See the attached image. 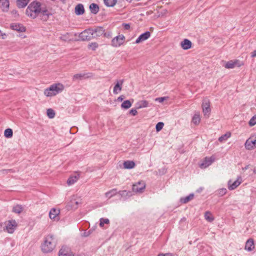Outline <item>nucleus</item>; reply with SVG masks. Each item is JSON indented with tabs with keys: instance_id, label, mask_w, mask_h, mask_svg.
<instances>
[{
	"instance_id": "30",
	"label": "nucleus",
	"mask_w": 256,
	"mask_h": 256,
	"mask_svg": "<svg viewBox=\"0 0 256 256\" xmlns=\"http://www.w3.org/2000/svg\"><path fill=\"white\" fill-rule=\"evenodd\" d=\"M116 189V188H113L111 190H110L106 192L105 194V196L106 198H108L112 197L113 196L116 195L117 194Z\"/></svg>"
},
{
	"instance_id": "13",
	"label": "nucleus",
	"mask_w": 256,
	"mask_h": 256,
	"mask_svg": "<svg viewBox=\"0 0 256 256\" xmlns=\"http://www.w3.org/2000/svg\"><path fill=\"white\" fill-rule=\"evenodd\" d=\"M59 256H74L68 248L62 246L59 251Z\"/></svg>"
},
{
	"instance_id": "59",
	"label": "nucleus",
	"mask_w": 256,
	"mask_h": 256,
	"mask_svg": "<svg viewBox=\"0 0 256 256\" xmlns=\"http://www.w3.org/2000/svg\"><path fill=\"white\" fill-rule=\"evenodd\" d=\"M8 170H4L3 171H4V172H7L8 171Z\"/></svg>"
},
{
	"instance_id": "35",
	"label": "nucleus",
	"mask_w": 256,
	"mask_h": 256,
	"mask_svg": "<svg viewBox=\"0 0 256 256\" xmlns=\"http://www.w3.org/2000/svg\"><path fill=\"white\" fill-rule=\"evenodd\" d=\"M122 197L126 198L128 196H130L131 195V192L130 191L126 190H120L118 192Z\"/></svg>"
},
{
	"instance_id": "41",
	"label": "nucleus",
	"mask_w": 256,
	"mask_h": 256,
	"mask_svg": "<svg viewBox=\"0 0 256 256\" xmlns=\"http://www.w3.org/2000/svg\"><path fill=\"white\" fill-rule=\"evenodd\" d=\"M164 126V124L162 122H158L156 126V128L157 132L160 131L162 128Z\"/></svg>"
},
{
	"instance_id": "34",
	"label": "nucleus",
	"mask_w": 256,
	"mask_h": 256,
	"mask_svg": "<svg viewBox=\"0 0 256 256\" xmlns=\"http://www.w3.org/2000/svg\"><path fill=\"white\" fill-rule=\"evenodd\" d=\"M205 219L209 222H212L214 220V218L212 214L210 212H206L204 214Z\"/></svg>"
},
{
	"instance_id": "47",
	"label": "nucleus",
	"mask_w": 256,
	"mask_h": 256,
	"mask_svg": "<svg viewBox=\"0 0 256 256\" xmlns=\"http://www.w3.org/2000/svg\"><path fill=\"white\" fill-rule=\"evenodd\" d=\"M90 46L92 48L93 50H94L98 46V44L96 42L92 43Z\"/></svg>"
},
{
	"instance_id": "40",
	"label": "nucleus",
	"mask_w": 256,
	"mask_h": 256,
	"mask_svg": "<svg viewBox=\"0 0 256 256\" xmlns=\"http://www.w3.org/2000/svg\"><path fill=\"white\" fill-rule=\"evenodd\" d=\"M109 222H110V220L108 219L101 218L100 219V226L102 227L104 224H109Z\"/></svg>"
},
{
	"instance_id": "54",
	"label": "nucleus",
	"mask_w": 256,
	"mask_h": 256,
	"mask_svg": "<svg viewBox=\"0 0 256 256\" xmlns=\"http://www.w3.org/2000/svg\"><path fill=\"white\" fill-rule=\"evenodd\" d=\"M4 36H6L5 34H2V32L0 30V36H2V38H4Z\"/></svg>"
},
{
	"instance_id": "17",
	"label": "nucleus",
	"mask_w": 256,
	"mask_h": 256,
	"mask_svg": "<svg viewBox=\"0 0 256 256\" xmlns=\"http://www.w3.org/2000/svg\"><path fill=\"white\" fill-rule=\"evenodd\" d=\"M254 248V241L253 239H248L246 244L245 249L249 252L252 251Z\"/></svg>"
},
{
	"instance_id": "10",
	"label": "nucleus",
	"mask_w": 256,
	"mask_h": 256,
	"mask_svg": "<svg viewBox=\"0 0 256 256\" xmlns=\"http://www.w3.org/2000/svg\"><path fill=\"white\" fill-rule=\"evenodd\" d=\"M146 188V184L144 181L138 182L133 184L132 190L136 192H142Z\"/></svg>"
},
{
	"instance_id": "29",
	"label": "nucleus",
	"mask_w": 256,
	"mask_h": 256,
	"mask_svg": "<svg viewBox=\"0 0 256 256\" xmlns=\"http://www.w3.org/2000/svg\"><path fill=\"white\" fill-rule=\"evenodd\" d=\"M230 180L228 182V188L230 190H234L240 184V182H239L238 180L234 181L232 184H230Z\"/></svg>"
},
{
	"instance_id": "58",
	"label": "nucleus",
	"mask_w": 256,
	"mask_h": 256,
	"mask_svg": "<svg viewBox=\"0 0 256 256\" xmlns=\"http://www.w3.org/2000/svg\"><path fill=\"white\" fill-rule=\"evenodd\" d=\"M126 1L128 2H131L132 1V0H126Z\"/></svg>"
},
{
	"instance_id": "7",
	"label": "nucleus",
	"mask_w": 256,
	"mask_h": 256,
	"mask_svg": "<svg viewBox=\"0 0 256 256\" xmlns=\"http://www.w3.org/2000/svg\"><path fill=\"white\" fill-rule=\"evenodd\" d=\"M202 112L206 118L209 117L210 112V102L208 100L205 98L203 100L202 104Z\"/></svg>"
},
{
	"instance_id": "11",
	"label": "nucleus",
	"mask_w": 256,
	"mask_h": 256,
	"mask_svg": "<svg viewBox=\"0 0 256 256\" xmlns=\"http://www.w3.org/2000/svg\"><path fill=\"white\" fill-rule=\"evenodd\" d=\"M92 38H96L99 37L104 34V30L102 27H97L94 29H92Z\"/></svg>"
},
{
	"instance_id": "20",
	"label": "nucleus",
	"mask_w": 256,
	"mask_h": 256,
	"mask_svg": "<svg viewBox=\"0 0 256 256\" xmlns=\"http://www.w3.org/2000/svg\"><path fill=\"white\" fill-rule=\"evenodd\" d=\"M10 28L12 30H16L18 32H24L25 28L20 24H12L10 25Z\"/></svg>"
},
{
	"instance_id": "15",
	"label": "nucleus",
	"mask_w": 256,
	"mask_h": 256,
	"mask_svg": "<svg viewBox=\"0 0 256 256\" xmlns=\"http://www.w3.org/2000/svg\"><path fill=\"white\" fill-rule=\"evenodd\" d=\"M123 83L124 80H121L117 82V83L115 84L113 92L114 94H118L122 90Z\"/></svg>"
},
{
	"instance_id": "33",
	"label": "nucleus",
	"mask_w": 256,
	"mask_h": 256,
	"mask_svg": "<svg viewBox=\"0 0 256 256\" xmlns=\"http://www.w3.org/2000/svg\"><path fill=\"white\" fill-rule=\"evenodd\" d=\"M23 207L20 205H16L13 207L12 212L16 214H20L23 210Z\"/></svg>"
},
{
	"instance_id": "53",
	"label": "nucleus",
	"mask_w": 256,
	"mask_h": 256,
	"mask_svg": "<svg viewBox=\"0 0 256 256\" xmlns=\"http://www.w3.org/2000/svg\"><path fill=\"white\" fill-rule=\"evenodd\" d=\"M251 56L252 58L256 57V50H254L251 53Z\"/></svg>"
},
{
	"instance_id": "38",
	"label": "nucleus",
	"mask_w": 256,
	"mask_h": 256,
	"mask_svg": "<svg viewBox=\"0 0 256 256\" xmlns=\"http://www.w3.org/2000/svg\"><path fill=\"white\" fill-rule=\"evenodd\" d=\"M200 115L198 114H195L194 116L192 119V122L194 124L197 125L200 123Z\"/></svg>"
},
{
	"instance_id": "50",
	"label": "nucleus",
	"mask_w": 256,
	"mask_h": 256,
	"mask_svg": "<svg viewBox=\"0 0 256 256\" xmlns=\"http://www.w3.org/2000/svg\"><path fill=\"white\" fill-rule=\"evenodd\" d=\"M111 34L112 33L111 32H104V35L105 37H107V38H108V37H110L111 36Z\"/></svg>"
},
{
	"instance_id": "55",
	"label": "nucleus",
	"mask_w": 256,
	"mask_h": 256,
	"mask_svg": "<svg viewBox=\"0 0 256 256\" xmlns=\"http://www.w3.org/2000/svg\"><path fill=\"white\" fill-rule=\"evenodd\" d=\"M248 168H249V166L247 165L244 168H242V170H248Z\"/></svg>"
},
{
	"instance_id": "57",
	"label": "nucleus",
	"mask_w": 256,
	"mask_h": 256,
	"mask_svg": "<svg viewBox=\"0 0 256 256\" xmlns=\"http://www.w3.org/2000/svg\"><path fill=\"white\" fill-rule=\"evenodd\" d=\"M88 232H90V234L92 233V230H89Z\"/></svg>"
},
{
	"instance_id": "43",
	"label": "nucleus",
	"mask_w": 256,
	"mask_h": 256,
	"mask_svg": "<svg viewBox=\"0 0 256 256\" xmlns=\"http://www.w3.org/2000/svg\"><path fill=\"white\" fill-rule=\"evenodd\" d=\"M226 191L227 190H226V188H220L218 190V194L220 196H222L226 194Z\"/></svg>"
},
{
	"instance_id": "14",
	"label": "nucleus",
	"mask_w": 256,
	"mask_h": 256,
	"mask_svg": "<svg viewBox=\"0 0 256 256\" xmlns=\"http://www.w3.org/2000/svg\"><path fill=\"white\" fill-rule=\"evenodd\" d=\"M242 64L238 60H230L225 65L226 68H233L236 66L240 67Z\"/></svg>"
},
{
	"instance_id": "27",
	"label": "nucleus",
	"mask_w": 256,
	"mask_h": 256,
	"mask_svg": "<svg viewBox=\"0 0 256 256\" xmlns=\"http://www.w3.org/2000/svg\"><path fill=\"white\" fill-rule=\"evenodd\" d=\"M148 106V102L146 100H140L136 103V108H146Z\"/></svg>"
},
{
	"instance_id": "21",
	"label": "nucleus",
	"mask_w": 256,
	"mask_h": 256,
	"mask_svg": "<svg viewBox=\"0 0 256 256\" xmlns=\"http://www.w3.org/2000/svg\"><path fill=\"white\" fill-rule=\"evenodd\" d=\"M29 1L30 0H16V4L18 8H24L27 6Z\"/></svg>"
},
{
	"instance_id": "5",
	"label": "nucleus",
	"mask_w": 256,
	"mask_h": 256,
	"mask_svg": "<svg viewBox=\"0 0 256 256\" xmlns=\"http://www.w3.org/2000/svg\"><path fill=\"white\" fill-rule=\"evenodd\" d=\"M245 148L248 150H251L256 148V135L250 137L245 142Z\"/></svg>"
},
{
	"instance_id": "51",
	"label": "nucleus",
	"mask_w": 256,
	"mask_h": 256,
	"mask_svg": "<svg viewBox=\"0 0 256 256\" xmlns=\"http://www.w3.org/2000/svg\"><path fill=\"white\" fill-rule=\"evenodd\" d=\"M158 256H171V254L170 253L160 254Z\"/></svg>"
},
{
	"instance_id": "52",
	"label": "nucleus",
	"mask_w": 256,
	"mask_h": 256,
	"mask_svg": "<svg viewBox=\"0 0 256 256\" xmlns=\"http://www.w3.org/2000/svg\"><path fill=\"white\" fill-rule=\"evenodd\" d=\"M124 98V96H120L118 98V100L119 102H122Z\"/></svg>"
},
{
	"instance_id": "8",
	"label": "nucleus",
	"mask_w": 256,
	"mask_h": 256,
	"mask_svg": "<svg viewBox=\"0 0 256 256\" xmlns=\"http://www.w3.org/2000/svg\"><path fill=\"white\" fill-rule=\"evenodd\" d=\"M92 76V74L90 72L80 73L74 74L72 79L73 81H76L90 78Z\"/></svg>"
},
{
	"instance_id": "42",
	"label": "nucleus",
	"mask_w": 256,
	"mask_h": 256,
	"mask_svg": "<svg viewBox=\"0 0 256 256\" xmlns=\"http://www.w3.org/2000/svg\"><path fill=\"white\" fill-rule=\"evenodd\" d=\"M248 124L250 126H254L256 124V116H252Z\"/></svg>"
},
{
	"instance_id": "28",
	"label": "nucleus",
	"mask_w": 256,
	"mask_h": 256,
	"mask_svg": "<svg viewBox=\"0 0 256 256\" xmlns=\"http://www.w3.org/2000/svg\"><path fill=\"white\" fill-rule=\"evenodd\" d=\"M60 213V210L55 208H52L49 212V216L51 219H54Z\"/></svg>"
},
{
	"instance_id": "37",
	"label": "nucleus",
	"mask_w": 256,
	"mask_h": 256,
	"mask_svg": "<svg viewBox=\"0 0 256 256\" xmlns=\"http://www.w3.org/2000/svg\"><path fill=\"white\" fill-rule=\"evenodd\" d=\"M230 136V133L227 132L224 134L222 135L218 138V140L220 142L226 141L228 138Z\"/></svg>"
},
{
	"instance_id": "18",
	"label": "nucleus",
	"mask_w": 256,
	"mask_h": 256,
	"mask_svg": "<svg viewBox=\"0 0 256 256\" xmlns=\"http://www.w3.org/2000/svg\"><path fill=\"white\" fill-rule=\"evenodd\" d=\"M180 46L184 50H188L192 46V42L188 39H184L181 42Z\"/></svg>"
},
{
	"instance_id": "49",
	"label": "nucleus",
	"mask_w": 256,
	"mask_h": 256,
	"mask_svg": "<svg viewBox=\"0 0 256 256\" xmlns=\"http://www.w3.org/2000/svg\"><path fill=\"white\" fill-rule=\"evenodd\" d=\"M124 28L125 30H129L130 28V25L128 24H124Z\"/></svg>"
},
{
	"instance_id": "24",
	"label": "nucleus",
	"mask_w": 256,
	"mask_h": 256,
	"mask_svg": "<svg viewBox=\"0 0 256 256\" xmlns=\"http://www.w3.org/2000/svg\"><path fill=\"white\" fill-rule=\"evenodd\" d=\"M78 175H75L70 176L67 180V184L68 186L74 184L78 179Z\"/></svg>"
},
{
	"instance_id": "48",
	"label": "nucleus",
	"mask_w": 256,
	"mask_h": 256,
	"mask_svg": "<svg viewBox=\"0 0 256 256\" xmlns=\"http://www.w3.org/2000/svg\"><path fill=\"white\" fill-rule=\"evenodd\" d=\"M90 234V232H88L85 231L82 234V236L84 237H87L89 236Z\"/></svg>"
},
{
	"instance_id": "26",
	"label": "nucleus",
	"mask_w": 256,
	"mask_h": 256,
	"mask_svg": "<svg viewBox=\"0 0 256 256\" xmlns=\"http://www.w3.org/2000/svg\"><path fill=\"white\" fill-rule=\"evenodd\" d=\"M212 162V160L211 158H206L204 162L201 164L200 166L201 168H206L210 165Z\"/></svg>"
},
{
	"instance_id": "32",
	"label": "nucleus",
	"mask_w": 256,
	"mask_h": 256,
	"mask_svg": "<svg viewBox=\"0 0 256 256\" xmlns=\"http://www.w3.org/2000/svg\"><path fill=\"white\" fill-rule=\"evenodd\" d=\"M104 1L107 6L112 7L116 4L117 0H104Z\"/></svg>"
},
{
	"instance_id": "25",
	"label": "nucleus",
	"mask_w": 256,
	"mask_h": 256,
	"mask_svg": "<svg viewBox=\"0 0 256 256\" xmlns=\"http://www.w3.org/2000/svg\"><path fill=\"white\" fill-rule=\"evenodd\" d=\"M194 194H190L188 196L182 198L180 200V201L182 203L186 204L190 200H192L194 198Z\"/></svg>"
},
{
	"instance_id": "31",
	"label": "nucleus",
	"mask_w": 256,
	"mask_h": 256,
	"mask_svg": "<svg viewBox=\"0 0 256 256\" xmlns=\"http://www.w3.org/2000/svg\"><path fill=\"white\" fill-rule=\"evenodd\" d=\"M132 104V102L130 100H124L121 104V107L124 109L130 108Z\"/></svg>"
},
{
	"instance_id": "6",
	"label": "nucleus",
	"mask_w": 256,
	"mask_h": 256,
	"mask_svg": "<svg viewBox=\"0 0 256 256\" xmlns=\"http://www.w3.org/2000/svg\"><path fill=\"white\" fill-rule=\"evenodd\" d=\"M92 28H88L84 30L79 34V38L83 41L90 40L92 38Z\"/></svg>"
},
{
	"instance_id": "39",
	"label": "nucleus",
	"mask_w": 256,
	"mask_h": 256,
	"mask_svg": "<svg viewBox=\"0 0 256 256\" xmlns=\"http://www.w3.org/2000/svg\"><path fill=\"white\" fill-rule=\"evenodd\" d=\"M46 114L50 118H52L55 116L54 111L52 108H48L47 110Z\"/></svg>"
},
{
	"instance_id": "19",
	"label": "nucleus",
	"mask_w": 256,
	"mask_h": 256,
	"mask_svg": "<svg viewBox=\"0 0 256 256\" xmlns=\"http://www.w3.org/2000/svg\"><path fill=\"white\" fill-rule=\"evenodd\" d=\"M84 7L82 4H79L76 6L75 8V13L76 15H82L84 13Z\"/></svg>"
},
{
	"instance_id": "46",
	"label": "nucleus",
	"mask_w": 256,
	"mask_h": 256,
	"mask_svg": "<svg viewBox=\"0 0 256 256\" xmlns=\"http://www.w3.org/2000/svg\"><path fill=\"white\" fill-rule=\"evenodd\" d=\"M130 114H132V116H136L138 114V112L136 109H132L130 111Z\"/></svg>"
},
{
	"instance_id": "23",
	"label": "nucleus",
	"mask_w": 256,
	"mask_h": 256,
	"mask_svg": "<svg viewBox=\"0 0 256 256\" xmlns=\"http://www.w3.org/2000/svg\"><path fill=\"white\" fill-rule=\"evenodd\" d=\"M90 9L92 13L96 14L99 11V7L98 4L92 3L90 6Z\"/></svg>"
},
{
	"instance_id": "16",
	"label": "nucleus",
	"mask_w": 256,
	"mask_h": 256,
	"mask_svg": "<svg viewBox=\"0 0 256 256\" xmlns=\"http://www.w3.org/2000/svg\"><path fill=\"white\" fill-rule=\"evenodd\" d=\"M8 0H0V8L3 12H8L9 8Z\"/></svg>"
},
{
	"instance_id": "1",
	"label": "nucleus",
	"mask_w": 256,
	"mask_h": 256,
	"mask_svg": "<svg viewBox=\"0 0 256 256\" xmlns=\"http://www.w3.org/2000/svg\"><path fill=\"white\" fill-rule=\"evenodd\" d=\"M26 14L32 18H35L41 14L42 19L44 20H46L50 15L45 4L38 0H34L30 4L26 9Z\"/></svg>"
},
{
	"instance_id": "2",
	"label": "nucleus",
	"mask_w": 256,
	"mask_h": 256,
	"mask_svg": "<svg viewBox=\"0 0 256 256\" xmlns=\"http://www.w3.org/2000/svg\"><path fill=\"white\" fill-rule=\"evenodd\" d=\"M56 246V242L54 236L49 234L44 238V242L41 244V250L44 253L50 252L55 248Z\"/></svg>"
},
{
	"instance_id": "45",
	"label": "nucleus",
	"mask_w": 256,
	"mask_h": 256,
	"mask_svg": "<svg viewBox=\"0 0 256 256\" xmlns=\"http://www.w3.org/2000/svg\"><path fill=\"white\" fill-rule=\"evenodd\" d=\"M165 100H166V97H160V98H156V101L158 102H162Z\"/></svg>"
},
{
	"instance_id": "9",
	"label": "nucleus",
	"mask_w": 256,
	"mask_h": 256,
	"mask_svg": "<svg viewBox=\"0 0 256 256\" xmlns=\"http://www.w3.org/2000/svg\"><path fill=\"white\" fill-rule=\"evenodd\" d=\"M125 37L124 35L120 34L114 37L112 40V46L114 47L120 46L124 42Z\"/></svg>"
},
{
	"instance_id": "4",
	"label": "nucleus",
	"mask_w": 256,
	"mask_h": 256,
	"mask_svg": "<svg viewBox=\"0 0 256 256\" xmlns=\"http://www.w3.org/2000/svg\"><path fill=\"white\" fill-rule=\"evenodd\" d=\"M17 226L18 224L14 220H8L5 222L6 230L9 234H12Z\"/></svg>"
},
{
	"instance_id": "36",
	"label": "nucleus",
	"mask_w": 256,
	"mask_h": 256,
	"mask_svg": "<svg viewBox=\"0 0 256 256\" xmlns=\"http://www.w3.org/2000/svg\"><path fill=\"white\" fill-rule=\"evenodd\" d=\"M4 135L7 138H10L12 136L13 132L11 128H7L4 130Z\"/></svg>"
},
{
	"instance_id": "22",
	"label": "nucleus",
	"mask_w": 256,
	"mask_h": 256,
	"mask_svg": "<svg viewBox=\"0 0 256 256\" xmlns=\"http://www.w3.org/2000/svg\"><path fill=\"white\" fill-rule=\"evenodd\" d=\"M136 164L133 161L126 160L124 162V168L131 169L134 168Z\"/></svg>"
},
{
	"instance_id": "12",
	"label": "nucleus",
	"mask_w": 256,
	"mask_h": 256,
	"mask_svg": "<svg viewBox=\"0 0 256 256\" xmlns=\"http://www.w3.org/2000/svg\"><path fill=\"white\" fill-rule=\"evenodd\" d=\"M150 36V32L147 31L142 34H140L136 40V44L140 43L146 40H148Z\"/></svg>"
},
{
	"instance_id": "3",
	"label": "nucleus",
	"mask_w": 256,
	"mask_h": 256,
	"mask_svg": "<svg viewBox=\"0 0 256 256\" xmlns=\"http://www.w3.org/2000/svg\"><path fill=\"white\" fill-rule=\"evenodd\" d=\"M63 86L60 84H52L48 88L44 90V94L46 96H56L58 92L62 91Z\"/></svg>"
},
{
	"instance_id": "44",
	"label": "nucleus",
	"mask_w": 256,
	"mask_h": 256,
	"mask_svg": "<svg viewBox=\"0 0 256 256\" xmlns=\"http://www.w3.org/2000/svg\"><path fill=\"white\" fill-rule=\"evenodd\" d=\"M78 202L75 201V200H72L70 201V206L72 208H76Z\"/></svg>"
},
{
	"instance_id": "56",
	"label": "nucleus",
	"mask_w": 256,
	"mask_h": 256,
	"mask_svg": "<svg viewBox=\"0 0 256 256\" xmlns=\"http://www.w3.org/2000/svg\"><path fill=\"white\" fill-rule=\"evenodd\" d=\"M253 172L254 173L256 174V169H254Z\"/></svg>"
}]
</instances>
